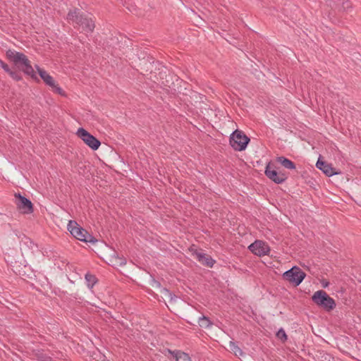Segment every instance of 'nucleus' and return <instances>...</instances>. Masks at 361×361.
<instances>
[{
  "label": "nucleus",
  "instance_id": "f3484780",
  "mask_svg": "<svg viewBox=\"0 0 361 361\" xmlns=\"http://www.w3.org/2000/svg\"><path fill=\"white\" fill-rule=\"evenodd\" d=\"M32 355L38 361H52V358L44 353L43 350H34Z\"/></svg>",
  "mask_w": 361,
  "mask_h": 361
},
{
  "label": "nucleus",
  "instance_id": "4be33fe9",
  "mask_svg": "<svg viewBox=\"0 0 361 361\" xmlns=\"http://www.w3.org/2000/svg\"><path fill=\"white\" fill-rule=\"evenodd\" d=\"M341 7L344 11H347L352 8V3L349 0H343Z\"/></svg>",
  "mask_w": 361,
  "mask_h": 361
},
{
  "label": "nucleus",
  "instance_id": "2eb2a0df",
  "mask_svg": "<svg viewBox=\"0 0 361 361\" xmlns=\"http://www.w3.org/2000/svg\"><path fill=\"white\" fill-rule=\"evenodd\" d=\"M276 161L281 164L282 166L287 169L293 170L296 169L295 164L290 159H288L283 156L277 157L276 158Z\"/></svg>",
  "mask_w": 361,
  "mask_h": 361
},
{
  "label": "nucleus",
  "instance_id": "7ed1b4c3",
  "mask_svg": "<svg viewBox=\"0 0 361 361\" xmlns=\"http://www.w3.org/2000/svg\"><path fill=\"white\" fill-rule=\"evenodd\" d=\"M67 19L82 26L83 30L87 32H92L95 27L92 19L80 13V10L76 8L69 11Z\"/></svg>",
  "mask_w": 361,
  "mask_h": 361
},
{
  "label": "nucleus",
  "instance_id": "f257e3e1",
  "mask_svg": "<svg viewBox=\"0 0 361 361\" xmlns=\"http://www.w3.org/2000/svg\"><path fill=\"white\" fill-rule=\"evenodd\" d=\"M20 255H18L13 250L6 253V262L12 267L13 271L18 275L25 276L30 267L27 261L34 257L37 251V245L26 236H24L20 242Z\"/></svg>",
  "mask_w": 361,
  "mask_h": 361
},
{
  "label": "nucleus",
  "instance_id": "5701e85b",
  "mask_svg": "<svg viewBox=\"0 0 361 361\" xmlns=\"http://www.w3.org/2000/svg\"><path fill=\"white\" fill-rule=\"evenodd\" d=\"M179 350H171L168 349V352L171 354L176 358V353H178Z\"/></svg>",
  "mask_w": 361,
  "mask_h": 361
},
{
  "label": "nucleus",
  "instance_id": "1a4fd4ad",
  "mask_svg": "<svg viewBox=\"0 0 361 361\" xmlns=\"http://www.w3.org/2000/svg\"><path fill=\"white\" fill-rule=\"evenodd\" d=\"M76 135L92 150H97L101 145V142L83 128H79Z\"/></svg>",
  "mask_w": 361,
  "mask_h": 361
},
{
  "label": "nucleus",
  "instance_id": "6ab92c4d",
  "mask_svg": "<svg viewBox=\"0 0 361 361\" xmlns=\"http://www.w3.org/2000/svg\"><path fill=\"white\" fill-rule=\"evenodd\" d=\"M85 279L87 283V286L90 288H92L93 286L97 282V279L94 275L90 274H85Z\"/></svg>",
  "mask_w": 361,
  "mask_h": 361
},
{
  "label": "nucleus",
  "instance_id": "ddd939ff",
  "mask_svg": "<svg viewBox=\"0 0 361 361\" xmlns=\"http://www.w3.org/2000/svg\"><path fill=\"white\" fill-rule=\"evenodd\" d=\"M192 256L200 262L202 265L212 268L215 264L216 261L209 255L195 250L192 252Z\"/></svg>",
  "mask_w": 361,
  "mask_h": 361
},
{
  "label": "nucleus",
  "instance_id": "20e7f679",
  "mask_svg": "<svg viewBox=\"0 0 361 361\" xmlns=\"http://www.w3.org/2000/svg\"><path fill=\"white\" fill-rule=\"evenodd\" d=\"M312 301L319 308L326 312H331L336 308V303L334 298H331L324 290L316 291L311 297Z\"/></svg>",
  "mask_w": 361,
  "mask_h": 361
},
{
  "label": "nucleus",
  "instance_id": "aec40b11",
  "mask_svg": "<svg viewBox=\"0 0 361 361\" xmlns=\"http://www.w3.org/2000/svg\"><path fill=\"white\" fill-rule=\"evenodd\" d=\"M276 336L281 341L285 342L288 339V336L285 332V331L281 328L276 333Z\"/></svg>",
  "mask_w": 361,
  "mask_h": 361
},
{
  "label": "nucleus",
  "instance_id": "a878e982",
  "mask_svg": "<svg viewBox=\"0 0 361 361\" xmlns=\"http://www.w3.org/2000/svg\"><path fill=\"white\" fill-rule=\"evenodd\" d=\"M231 345H233L235 348H238V350H240V349H239V348H238V346L235 345V343H233V342H231Z\"/></svg>",
  "mask_w": 361,
  "mask_h": 361
},
{
  "label": "nucleus",
  "instance_id": "c85d7f7f",
  "mask_svg": "<svg viewBox=\"0 0 361 361\" xmlns=\"http://www.w3.org/2000/svg\"><path fill=\"white\" fill-rule=\"evenodd\" d=\"M166 293H168L170 295H171V293L169 292V290L166 288L164 289Z\"/></svg>",
  "mask_w": 361,
  "mask_h": 361
},
{
  "label": "nucleus",
  "instance_id": "f8f14e48",
  "mask_svg": "<svg viewBox=\"0 0 361 361\" xmlns=\"http://www.w3.org/2000/svg\"><path fill=\"white\" fill-rule=\"evenodd\" d=\"M316 166L327 176L331 177L334 175L340 174L341 171L334 168L331 164H328L325 161L322 160L320 158L317 160Z\"/></svg>",
  "mask_w": 361,
  "mask_h": 361
},
{
  "label": "nucleus",
  "instance_id": "393cba45",
  "mask_svg": "<svg viewBox=\"0 0 361 361\" xmlns=\"http://www.w3.org/2000/svg\"><path fill=\"white\" fill-rule=\"evenodd\" d=\"M200 319H202V320H205L208 322H210L209 319L207 317H206L205 316H202V317H200Z\"/></svg>",
  "mask_w": 361,
  "mask_h": 361
},
{
  "label": "nucleus",
  "instance_id": "412c9836",
  "mask_svg": "<svg viewBox=\"0 0 361 361\" xmlns=\"http://www.w3.org/2000/svg\"><path fill=\"white\" fill-rule=\"evenodd\" d=\"M51 90L54 92L57 93L61 96H66L65 92L63 90L62 88H61L59 86H58L57 84L54 82V86H51Z\"/></svg>",
  "mask_w": 361,
  "mask_h": 361
},
{
  "label": "nucleus",
  "instance_id": "f03ea898",
  "mask_svg": "<svg viewBox=\"0 0 361 361\" xmlns=\"http://www.w3.org/2000/svg\"><path fill=\"white\" fill-rule=\"evenodd\" d=\"M6 56L10 62L13 63L14 67L16 68V71H18L20 73L23 72L25 75L30 76L37 82H39V79L37 78L31 65L30 61L25 54L8 49L6 51ZM13 68L15 70L14 68Z\"/></svg>",
  "mask_w": 361,
  "mask_h": 361
},
{
  "label": "nucleus",
  "instance_id": "dca6fc26",
  "mask_svg": "<svg viewBox=\"0 0 361 361\" xmlns=\"http://www.w3.org/2000/svg\"><path fill=\"white\" fill-rule=\"evenodd\" d=\"M38 74L45 84L49 87L54 86V80L45 70H38Z\"/></svg>",
  "mask_w": 361,
  "mask_h": 361
},
{
  "label": "nucleus",
  "instance_id": "b1692460",
  "mask_svg": "<svg viewBox=\"0 0 361 361\" xmlns=\"http://www.w3.org/2000/svg\"><path fill=\"white\" fill-rule=\"evenodd\" d=\"M179 350H171L168 349V352L171 354L176 358V353H178Z\"/></svg>",
  "mask_w": 361,
  "mask_h": 361
},
{
  "label": "nucleus",
  "instance_id": "9b49d317",
  "mask_svg": "<svg viewBox=\"0 0 361 361\" xmlns=\"http://www.w3.org/2000/svg\"><path fill=\"white\" fill-rule=\"evenodd\" d=\"M248 249L255 255L259 257L269 255L270 247L267 243L262 240H257L248 247Z\"/></svg>",
  "mask_w": 361,
  "mask_h": 361
},
{
  "label": "nucleus",
  "instance_id": "9d476101",
  "mask_svg": "<svg viewBox=\"0 0 361 361\" xmlns=\"http://www.w3.org/2000/svg\"><path fill=\"white\" fill-rule=\"evenodd\" d=\"M15 197L17 199L16 205L17 208L23 214H31L33 212V204L32 202L21 195L20 193H15Z\"/></svg>",
  "mask_w": 361,
  "mask_h": 361
},
{
  "label": "nucleus",
  "instance_id": "39448f33",
  "mask_svg": "<svg viewBox=\"0 0 361 361\" xmlns=\"http://www.w3.org/2000/svg\"><path fill=\"white\" fill-rule=\"evenodd\" d=\"M68 230L76 239L85 242L95 243L97 240L88 233L87 230L81 227L75 221L71 220L68 224Z\"/></svg>",
  "mask_w": 361,
  "mask_h": 361
},
{
  "label": "nucleus",
  "instance_id": "0eeeda50",
  "mask_svg": "<svg viewBox=\"0 0 361 361\" xmlns=\"http://www.w3.org/2000/svg\"><path fill=\"white\" fill-rule=\"evenodd\" d=\"M306 274L298 266H293L291 269L283 274V279L293 286H298L305 279Z\"/></svg>",
  "mask_w": 361,
  "mask_h": 361
},
{
  "label": "nucleus",
  "instance_id": "6e6552de",
  "mask_svg": "<svg viewBox=\"0 0 361 361\" xmlns=\"http://www.w3.org/2000/svg\"><path fill=\"white\" fill-rule=\"evenodd\" d=\"M264 174L268 178L276 184L283 183L288 178V176L285 173H282L281 171L278 172L276 170V166L271 163V161L267 163L265 167Z\"/></svg>",
  "mask_w": 361,
  "mask_h": 361
},
{
  "label": "nucleus",
  "instance_id": "423d86ee",
  "mask_svg": "<svg viewBox=\"0 0 361 361\" xmlns=\"http://www.w3.org/2000/svg\"><path fill=\"white\" fill-rule=\"evenodd\" d=\"M250 139L243 131L234 130L229 139L231 146L235 151H243L246 149Z\"/></svg>",
  "mask_w": 361,
  "mask_h": 361
},
{
  "label": "nucleus",
  "instance_id": "4468645a",
  "mask_svg": "<svg viewBox=\"0 0 361 361\" xmlns=\"http://www.w3.org/2000/svg\"><path fill=\"white\" fill-rule=\"evenodd\" d=\"M0 66L4 69V71L8 74V75L15 81L19 82L23 80V75L18 71L14 70L13 68H11L7 63L4 62L0 59Z\"/></svg>",
  "mask_w": 361,
  "mask_h": 361
},
{
  "label": "nucleus",
  "instance_id": "cd10ccee",
  "mask_svg": "<svg viewBox=\"0 0 361 361\" xmlns=\"http://www.w3.org/2000/svg\"><path fill=\"white\" fill-rule=\"evenodd\" d=\"M328 285H329V282H326V283H323V284H322V286H323V287H324V288L327 287V286H328Z\"/></svg>",
  "mask_w": 361,
  "mask_h": 361
},
{
  "label": "nucleus",
  "instance_id": "bb28decb",
  "mask_svg": "<svg viewBox=\"0 0 361 361\" xmlns=\"http://www.w3.org/2000/svg\"><path fill=\"white\" fill-rule=\"evenodd\" d=\"M35 68L37 69V71H38V70H43L38 65H35Z\"/></svg>",
  "mask_w": 361,
  "mask_h": 361
},
{
  "label": "nucleus",
  "instance_id": "a211bd4d",
  "mask_svg": "<svg viewBox=\"0 0 361 361\" xmlns=\"http://www.w3.org/2000/svg\"><path fill=\"white\" fill-rule=\"evenodd\" d=\"M176 361H192L189 355L183 351H178L176 353Z\"/></svg>",
  "mask_w": 361,
  "mask_h": 361
}]
</instances>
